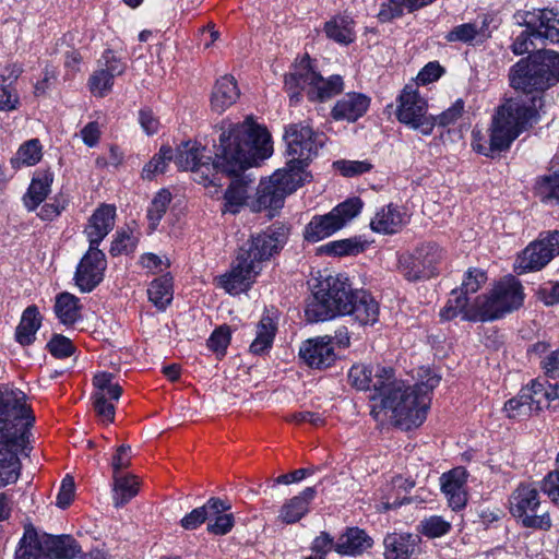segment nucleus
Here are the masks:
<instances>
[{
    "label": "nucleus",
    "mask_w": 559,
    "mask_h": 559,
    "mask_svg": "<svg viewBox=\"0 0 559 559\" xmlns=\"http://www.w3.org/2000/svg\"><path fill=\"white\" fill-rule=\"evenodd\" d=\"M204 146L186 142L178 146L173 159L179 169L193 171L195 181L207 185L213 183L211 170L236 175L269 158L273 154V144L267 130L248 117L223 130L211 166L204 160Z\"/></svg>",
    "instance_id": "nucleus-1"
},
{
    "label": "nucleus",
    "mask_w": 559,
    "mask_h": 559,
    "mask_svg": "<svg viewBox=\"0 0 559 559\" xmlns=\"http://www.w3.org/2000/svg\"><path fill=\"white\" fill-rule=\"evenodd\" d=\"M34 421L26 394L17 389L0 388V488L19 479V453L26 447Z\"/></svg>",
    "instance_id": "nucleus-2"
},
{
    "label": "nucleus",
    "mask_w": 559,
    "mask_h": 559,
    "mask_svg": "<svg viewBox=\"0 0 559 559\" xmlns=\"http://www.w3.org/2000/svg\"><path fill=\"white\" fill-rule=\"evenodd\" d=\"M524 297L520 281L508 275L497 282L489 294L474 298L473 304L465 296L454 293V297L441 309L440 317L443 320L461 317L473 322L493 321L519 309Z\"/></svg>",
    "instance_id": "nucleus-3"
},
{
    "label": "nucleus",
    "mask_w": 559,
    "mask_h": 559,
    "mask_svg": "<svg viewBox=\"0 0 559 559\" xmlns=\"http://www.w3.org/2000/svg\"><path fill=\"white\" fill-rule=\"evenodd\" d=\"M539 102V98L528 95L506 100L492 118L489 145L481 141L479 132L474 131L473 148L485 156L509 148L523 131L538 121Z\"/></svg>",
    "instance_id": "nucleus-4"
},
{
    "label": "nucleus",
    "mask_w": 559,
    "mask_h": 559,
    "mask_svg": "<svg viewBox=\"0 0 559 559\" xmlns=\"http://www.w3.org/2000/svg\"><path fill=\"white\" fill-rule=\"evenodd\" d=\"M372 400L374 403L371 415L377 421L383 424L391 420L404 429L420 426L426 419L430 404V396L424 393L421 386L408 385L394 377L382 392L379 402L376 395Z\"/></svg>",
    "instance_id": "nucleus-5"
},
{
    "label": "nucleus",
    "mask_w": 559,
    "mask_h": 559,
    "mask_svg": "<svg viewBox=\"0 0 559 559\" xmlns=\"http://www.w3.org/2000/svg\"><path fill=\"white\" fill-rule=\"evenodd\" d=\"M312 286L313 299L306 307L310 322L326 321L337 316H347L353 309L354 295L348 280L340 274H320Z\"/></svg>",
    "instance_id": "nucleus-6"
},
{
    "label": "nucleus",
    "mask_w": 559,
    "mask_h": 559,
    "mask_svg": "<svg viewBox=\"0 0 559 559\" xmlns=\"http://www.w3.org/2000/svg\"><path fill=\"white\" fill-rule=\"evenodd\" d=\"M510 82L515 90L528 94L545 91L559 82V53L546 50L522 59L510 71Z\"/></svg>",
    "instance_id": "nucleus-7"
},
{
    "label": "nucleus",
    "mask_w": 559,
    "mask_h": 559,
    "mask_svg": "<svg viewBox=\"0 0 559 559\" xmlns=\"http://www.w3.org/2000/svg\"><path fill=\"white\" fill-rule=\"evenodd\" d=\"M277 249L278 247H240L230 270L219 276V286L230 295L247 292L264 263L278 252Z\"/></svg>",
    "instance_id": "nucleus-8"
},
{
    "label": "nucleus",
    "mask_w": 559,
    "mask_h": 559,
    "mask_svg": "<svg viewBox=\"0 0 559 559\" xmlns=\"http://www.w3.org/2000/svg\"><path fill=\"white\" fill-rule=\"evenodd\" d=\"M307 164L287 158L286 166L277 169L267 180L261 181L257 191L254 211L276 210L283 205L286 195L295 192L309 178Z\"/></svg>",
    "instance_id": "nucleus-9"
},
{
    "label": "nucleus",
    "mask_w": 559,
    "mask_h": 559,
    "mask_svg": "<svg viewBox=\"0 0 559 559\" xmlns=\"http://www.w3.org/2000/svg\"><path fill=\"white\" fill-rule=\"evenodd\" d=\"M285 87L292 100L296 99L297 102L300 90H302L310 100L323 102L338 94L343 90L344 83L340 75L322 78L309 67L308 61L304 60L285 76Z\"/></svg>",
    "instance_id": "nucleus-10"
},
{
    "label": "nucleus",
    "mask_w": 559,
    "mask_h": 559,
    "mask_svg": "<svg viewBox=\"0 0 559 559\" xmlns=\"http://www.w3.org/2000/svg\"><path fill=\"white\" fill-rule=\"evenodd\" d=\"M362 209L359 198H352L335 206L325 215L314 216L305 228V238L310 242H319L356 217Z\"/></svg>",
    "instance_id": "nucleus-11"
},
{
    "label": "nucleus",
    "mask_w": 559,
    "mask_h": 559,
    "mask_svg": "<svg viewBox=\"0 0 559 559\" xmlns=\"http://www.w3.org/2000/svg\"><path fill=\"white\" fill-rule=\"evenodd\" d=\"M510 512L522 525L530 528L548 531L551 519L548 512L536 514L540 504L539 492L533 485L519 486L510 497Z\"/></svg>",
    "instance_id": "nucleus-12"
},
{
    "label": "nucleus",
    "mask_w": 559,
    "mask_h": 559,
    "mask_svg": "<svg viewBox=\"0 0 559 559\" xmlns=\"http://www.w3.org/2000/svg\"><path fill=\"white\" fill-rule=\"evenodd\" d=\"M427 111L426 98L416 88L406 85L397 97V120L412 129L419 130L424 135H429L435 128V121Z\"/></svg>",
    "instance_id": "nucleus-13"
},
{
    "label": "nucleus",
    "mask_w": 559,
    "mask_h": 559,
    "mask_svg": "<svg viewBox=\"0 0 559 559\" xmlns=\"http://www.w3.org/2000/svg\"><path fill=\"white\" fill-rule=\"evenodd\" d=\"M284 140L287 145V158L308 165L323 145L324 136L314 132L309 123L299 122L285 127Z\"/></svg>",
    "instance_id": "nucleus-14"
},
{
    "label": "nucleus",
    "mask_w": 559,
    "mask_h": 559,
    "mask_svg": "<svg viewBox=\"0 0 559 559\" xmlns=\"http://www.w3.org/2000/svg\"><path fill=\"white\" fill-rule=\"evenodd\" d=\"M441 254L436 247H413L399 257V269L408 281L430 277Z\"/></svg>",
    "instance_id": "nucleus-15"
},
{
    "label": "nucleus",
    "mask_w": 559,
    "mask_h": 559,
    "mask_svg": "<svg viewBox=\"0 0 559 559\" xmlns=\"http://www.w3.org/2000/svg\"><path fill=\"white\" fill-rule=\"evenodd\" d=\"M107 266L105 253L98 247H90L80 260L75 273L74 284L81 293H91L100 284Z\"/></svg>",
    "instance_id": "nucleus-16"
},
{
    "label": "nucleus",
    "mask_w": 559,
    "mask_h": 559,
    "mask_svg": "<svg viewBox=\"0 0 559 559\" xmlns=\"http://www.w3.org/2000/svg\"><path fill=\"white\" fill-rule=\"evenodd\" d=\"M514 19L519 25L534 29L536 38L559 43V11L552 9L519 11L514 14Z\"/></svg>",
    "instance_id": "nucleus-17"
},
{
    "label": "nucleus",
    "mask_w": 559,
    "mask_h": 559,
    "mask_svg": "<svg viewBox=\"0 0 559 559\" xmlns=\"http://www.w3.org/2000/svg\"><path fill=\"white\" fill-rule=\"evenodd\" d=\"M126 69V62L111 50L105 51L97 62V69L88 79L91 93L98 97L106 96L112 90L115 78L122 75Z\"/></svg>",
    "instance_id": "nucleus-18"
},
{
    "label": "nucleus",
    "mask_w": 559,
    "mask_h": 559,
    "mask_svg": "<svg viewBox=\"0 0 559 559\" xmlns=\"http://www.w3.org/2000/svg\"><path fill=\"white\" fill-rule=\"evenodd\" d=\"M392 368L377 366L371 368L364 364L354 365L348 371V380L358 390H373L381 396L393 378Z\"/></svg>",
    "instance_id": "nucleus-19"
},
{
    "label": "nucleus",
    "mask_w": 559,
    "mask_h": 559,
    "mask_svg": "<svg viewBox=\"0 0 559 559\" xmlns=\"http://www.w3.org/2000/svg\"><path fill=\"white\" fill-rule=\"evenodd\" d=\"M300 358L311 368L324 369L332 366L336 354L330 336H318L305 341L299 348Z\"/></svg>",
    "instance_id": "nucleus-20"
},
{
    "label": "nucleus",
    "mask_w": 559,
    "mask_h": 559,
    "mask_svg": "<svg viewBox=\"0 0 559 559\" xmlns=\"http://www.w3.org/2000/svg\"><path fill=\"white\" fill-rule=\"evenodd\" d=\"M409 222V216L404 207L390 203L378 210L370 221L372 231L382 235L400 233Z\"/></svg>",
    "instance_id": "nucleus-21"
},
{
    "label": "nucleus",
    "mask_w": 559,
    "mask_h": 559,
    "mask_svg": "<svg viewBox=\"0 0 559 559\" xmlns=\"http://www.w3.org/2000/svg\"><path fill=\"white\" fill-rule=\"evenodd\" d=\"M466 480L467 472L463 467L453 468L440 478L441 490L453 510L464 508L467 502Z\"/></svg>",
    "instance_id": "nucleus-22"
},
{
    "label": "nucleus",
    "mask_w": 559,
    "mask_h": 559,
    "mask_svg": "<svg viewBox=\"0 0 559 559\" xmlns=\"http://www.w3.org/2000/svg\"><path fill=\"white\" fill-rule=\"evenodd\" d=\"M369 105L370 98L365 94L347 93L335 103L331 115L335 120L355 122L366 114Z\"/></svg>",
    "instance_id": "nucleus-23"
},
{
    "label": "nucleus",
    "mask_w": 559,
    "mask_h": 559,
    "mask_svg": "<svg viewBox=\"0 0 559 559\" xmlns=\"http://www.w3.org/2000/svg\"><path fill=\"white\" fill-rule=\"evenodd\" d=\"M116 207L111 204H102L91 216L85 227L90 245H99L115 225Z\"/></svg>",
    "instance_id": "nucleus-24"
},
{
    "label": "nucleus",
    "mask_w": 559,
    "mask_h": 559,
    "mask_svg": "<svg viewBox=\"0 0 559 559\" xmlns=\"http://www.w3.org/2000/svg\"><path fill=\"white\" fill-rule=\"evenodd\" d=\"M556 254H559V247H525L514 262V271L519 274L538 271Z\"/></svg>",
    "instance_id": "nucleus-25"
},
{
    "label": "nucleus",
    "mask_w": 559,
    "mask_h": 559,
    "mask_svg": "<svg viewBox=\"0 0 559 559\" xmlns=\"http://www.w3.org/2000/svg\"><path fill=\"white\" fill-rule=\"evenodd\" d=\"M523 390L535 414L544 408H557L559 406V388L557 385L536 379L523 388Z\"/></svg>",
    "instance_id": "nucleus-26"
},
{
    "label": "nucleus",
    "mask_w": 559,
    "mask_h": 559,
    "mask_svg": "<svg viewBox=\"0 0 559 559\" xmlns=\"http://www.w3.org/2000/svg\"><path fill=\"white\" fill-rule=\"evenodd\" d=\"M317 496L316 487H307L297 496L288 499L278 513V520L286 524H293L300 521L308 512L309 504Z\"/></svg>",
    "instance_id": "nucleus-27"
},
{
    "label": "nucleus",
    "mask_w": 559,
    "mask_h": 559,
    "mask_svg": "<svg viewBox=\"0 0 559 559\" xmlns=\"http://www.w3.org/2000/svg\"><path fill=\"white\" fill-rule=\"evenodd\" d=\"M240 92L236 80L231 75L219 78L212 91L211 108L217 114L224 112L239 98Z\"/></svg>",
    "instance_id": "nucleus-28"
},
{
    "label": "nucleus",
    "mask_w": 559,
    "mask_h": 559,
    "mask_svg": "<svg viewBox=\"0 0 559 559\" xmlns=\"http://www.w3.org/2000/svg\"><path fill=\"white\" fill-rule=\"evenodd\" d=\"M489 37L487 19L474 20L454 26L444 36L448 43L473 44L474 41H484Z\"/></svg>",
    "instance_id": "nucleus-29"
},
{
    "label": "nucleus",
    "mask_w": 559,
    "mask_h": 559,
    "mask_svg": "<svg viewBox=\"0 0 559 559\" xmlns=\"http://www.w3.org/2000/svg\"><path fill=\"white\" fill-rule=\"evenodd\" d=\"M53 174L49 169H37L32 178L26 194L23 198L25 206L35 210L49 194Z\"/></svg>",
    "instance_id": "nucleus-30"
},
{
    "label": "nucleus",
    "mask_w": 559,
    "mask_h": 559,
    "mask_svg": "<svg viewBox=\"0 0 559 559\" xmlns=\"http://www.w3.org/2000/svg\"><path fill=\"white\" fill-rule=\"evenodd\" d=\"M53 312L59 322L66 326H71L82 320L81 301L76 296L68 292L56 296Z\"/></svg>",
    "instance_id": "nucleus-31"
},
{
    "label": "nucleus",
    "mask_w": 559,
    "mask_h": 559,
    "mask_svg": "<svg viewBox=\"0 0 559 559\" xmlns=\"http://www.w3.org/2000/svg\"><path fill=\"white\" fill-rule=\"evenodd\" d=\"M353 309L347 316H350L361 325L373 324L378 321L379 306L374 298L365 290H357L354 295Z\"/></svg>",
    "instance_id": "nucleus-32"
},
{
    "label": "nucleus",
    "mask_w": 559,
    "mask_h": 559,
    "mask_svg": "<svg viewBox=\"0 0 559 559\" xmlns=\"http://www.w3.org/2000/svg\"><path fill=\"white\" fill-rule=\"evenodd\" d=\"M372 539L357 527L348 528L335 543V551L341 555L356 556L371 548Z\"/></svg>",
    "instance_id": "nucleus-33"
},
{
    "label": "nucleus",
    "mask_w": 559,
    "mask_h": 559,
    "mask_svg": "<svg viewBox=\"0 0 559 559\" xmlns=\"http://www.w3.org/2000/svg\"><path fill=\"white\" fill-rule=\"evenodd\" d=\"M44 544L43 534H38L32 526L25 527L14 559H49Z\"/></svg>",
    "instance_id": "nucleus-34"
},
{
    "label": "nucleus",
    "mask_w": 559,
    "mask_h": 559,
    "mask_svg": "<svg viewBox=\"0 0 559 559\" xmlns=\"http://www.w3.org/2000/svg\"><path fill=\"white\" fill-rule=\"evenodd\" d=\"M140 479L133 474L112 475V502L116 508L127 504L140 490Z\"/></svg>",
    "instance_id": "nucleus-35"
},
{
    "label": "nucleus",
    "mask_w": 559,
    "mask_h": 559,
    "mask_svg": "<svg viewBox=\"0 0 559 559\" xmlns=\"http://www.w3.org/2000/svg\"><path fill=\"white\" fill-rule=\"evenodd\" d=\"M229 509L230 504L227 502L218 498H211L204 506L195 508L186 514L181 519L180 524L185 530L193 531L205 522V520L209 518V514H217Z\"/></svg>",
    "instance_id": "nucleus-36"
},
{
    "label": "nucleus",
    "mask_w": 559,
    "mask_h": 559,
    "mask_svg": "<svg viewBox=\"0 0 559 559\" xmlns=\"http://www.w3.org/2000/svg\"><path fill=\"white\" fill-rule=\"evenodd\" d=\"M385 559H409L414 554L417 538L409 534H389L384 538Z\"/></svg>",
    "instance_id": "nucleus-37"
},
{
    "label": "nucleus",
    "mask_w": 559,
    "mask_h": 559,
    "mask_svg": "<svg viewBox=\"0 0 559 559\" xmlns=\"http://www.w3.org/2000/svg\"><path fill=\"white\" fill-rule=\"evenodd\" d=\"M43 535L49 559H73L81 550L78 542L69 535Z\"/></svg>",
    "instance_id": "nucleus-38"
},
{
    "label": "nucleus",
    "mask_w": 559,
    "mask_h": 559,
    "mask_svg": "<svg viewBox=\"0 0 559 559\" xmlns=\"http://www.w3.org/2000/svg\"><path fill=\"white\" fill-rule=\"evenodd\" d=\"M41 326V317L36 306H28L22 313L21 321L15 331L16 341L29 345L35 341L36 333Z\"/></svg>",
    "instance_id": "nucleus-39"
},
{
    "label": "nucleus",
    "mask_w": 559,
    "mask_h": 559,
    "mask_svg": "<svg viewBox=\"0 0 559 559\" xmlns=\"http://www.w3.org/2000/svg\"><path fill=\"white\" fill-rule=\"evenodd\" d=\"M276 333V323L269 314H264L255 329V337L250 345V352L254 355H262L267 352L273 344Z\"/></svg>",
    "instance_id": "nucleus-40"
},
{
    "label": "nucleus",
    "mask_w": 559,
    "mask_h": 559,
    "mask_svg": "<svg viewBox=\"0 0 559 559\" xmlns=\"http://www.w3.org/2000/svg\"><path fill=\"white\" fill-rule=\"evenodd\" d=\"M325 33L330 39L348 45L355 40L354 21L347 15L335 16L325 23Z\"/></svg>",
    "instance_id": "nucleus-41"
},
{
    "label": "nucleus",
    "mask_w": 559,
    "mask_h": 559,
    "mask_svg": "<svg viewBox=\"0 0 559 559\" xmlns=\"http://www.w3.org/2000/svg\"><path fill=\"white\" fill-rule=\"evenodd\" d=\"M148 299L158 310H165L166 307L171 302L174 290H173V277L169 273L155 278L148 289Z\"/></svg>",
    "instance_id": "nucleus-42"
},
{
    "label": "nucleus",
    "mask_w": 559,
    "mask_h": 559,
    "mask_svg": "<svg viewBox=\"0 0 559 559\" xmlns=\"http://www.w3.org/2000/svg\"><path fill=\"white\" fill-rule=\"evenodd\" d=\"M249 197V182L245 179H234L224 194V213L237 214Z\"/></svg>",
    "instance_id": "nucleus-43"
},
{
    "label": "nucleus",
    "mask_w": 559,
    "mask_h": 559,
    "mask_svg": "<svg viewBox=\"0 0 559 559\" xmlns=\"http://www.w3.org/2000/svg\"><path fill=\"white\" fill-rule=\"evenodd\" d=\"M414 487V481L404 478L400 475L392 478L391 485L388 486L386 491L381 497V503L378 507L379 510H390L402 506L405 498H400L401 491H408Z\"/></svg>",
    "instance_id": "nucleus-44"
},
{
    "label": "nucleus",
    "mask_w": 559,
    "mask_h": 559,
    "mask_svg": "<svg viewBox=\"0 0 559 559\" xmlns=\"http://www.w3.org/2000/svg\"><path fill=\"white\" fill-rule=\"evenodd\" d=\"M43 156V147L37 139L24 142L11 158L14 168L28 167L36 165Z\"/></svg>",
    "instance_id": "nucleus-45"
},
{
    "label": "nucleus",
    "mask_w": 559,
    "mask_h": 559,
    "mask_svg": "<svg viewBox=\"0 0 559 559\" xmlns=\"http://www.w3.org/2000/svg\"><path fill=\"white\" fill-rule=\"evenodd\" d=\"M486 281L487 275L485 271L477 267L468 269L463 277L461 287L455 288L451 292L447 302H449L454 297V293H457L462 296H465L468 299L469 304H473L474 300L472 301L468 295L477 293L480 289V287L486 283Z\"/></svg>",
    "instance_id": "nucleus-46"
},
{
    "label": "nucleus",
    "mask_w": 559,
    "mask_h": 559,
    "mask_svg": "<svg viewBox=\"0 0 559 559\" xmlns=\"http://www.w3.org/2000/svg\"><path fill=\"white\" fill-rule=\"evenodd\" d=\"M174 152L170 146L163 145L159 152L155 154L152 159L144 165L142 169V178L152 180L156 175L165 173L168 163L173 159Z\"/></svg>",
    "instance_id": "nucleus-47"
},
{
    "label": "nucleus",
    "mask_w": 559,
    "mask_h": 559,
    "mask_svg": "<svg viewBox=\"0 0 559 559\" xmlns=\"http://www.w3.org/2000/svg\"><path fill=\"white\" fill-rule=\"evenodd\" d=\"M536 193L544 203L556 201L559 204V169L537 180Z\"/></svg>",
    "instance_id": "nucleus-48"
},
{
    "label": "nucleus",
    "mask_w": 559,
    "mask_h": 559,
    "mask_svg": "<svg viewBox=\"0 0 559 559\" xmlns=\"http://www.w3.org/2000/svg\"><path fill=\"white\" fill-rule=\"evenodd\" d=\"M504 412L509 418L523 419L535 414L531 402L522 389L520 393L504 404Z\"/></svg>",
    "instance_id": "nucleus-49"
},
{
    "label": "nucleus",
    "mask_w": 559,
    "mask_h": 559,
    "mask_svg": "<svg viewBox=\"0 0 559 559\" xmlns=\"http://www.w3.org/2000/svg\"><path fill=\"white\" fill-rule=\"evenodd\" d=\"M171 201V194L167 189L159 190L151 202L147 210V218L150 222V228L153 230L158 225L159 221L167 211V207Z\"/></svg>",
    "instance_id": "nucleus-50"
},
{
    "label": "nucleus",
    "mask_w": 559,
    "mask_h": 559,
    "mask_svg": "<svg viewBox=\"0 0 559 559\" xmlns=\"http://www.w3.org/2000/svg\"><path fill=\"white\" fill-rule=\"evenodd\" d=\"M289 228L282 223H274L254 238L252 245H283L288 241Z\"/></svg>",
    "instance_id": "nucleus-51"
},
{
    "label": "nucleus",
    "mask_w": 559,
    "mask_h": 559,
    "mask_svg": "<svg viewBox=\"0 0 559 559\" xmlns=\"http://www.w3.org/2000/svg\"><path fill=\"white\" fill-rule=\"evenodd\" d=\"M114 376L108 372H99L94 377L95 393L102 392L103 395H108L110 400L118 401L121 396V386L112 381Z\"/></svg>",
    "instance_id": "nucleus-52"
},
{
    "label": "nucleus",
    "mask_w": 559,
    "mask_h": 559,
    "mask_svg": "<svg viewBox=\"0 0 559 559\" xmlns=\"http://www.w3.org/2000/svg\"><path fill=\"white\" fill-rule=\"evenodd\" d=\"M333 167L344 177H356L370 171L373 165L368 159H340L333 163Z\"/></svg>",
    "instance_id": "nucleus-53"
},
{
    "label": "nucleus",
    "mask_w": 559,
    "mask_h": 559,
    "mask_svg": "<svg viewBox=\"0 0 559 559\" xmlns=\"http://www.w3.org/2000/svg\"><path fill=\"white\" fill-rule=\"evenodd\" d=\"M451 523L442 516L432 515L420 522V532L429 538H438L449 533Z\"/></svg>",
    "instance_id": "nucleus-54"
},
{
    "label": "nucleus",
    "mask_w": 559,
    "mask_h": 559,
    "mask_svg": "<svg viewBox=\"0 0 559 559\" xmlns=\"http://www.w3.org/2000/svg\"><path fill=\"white\" fill-rule=\"evenodd\" d=\"M230 342V331L227 326H219L214 330L207 340L209 348L217 356H224Z\"/></svg>",
    "instance_id": "nucleus-55"
},
{
    "label": "nucleus",
    "mask_w": 559,
    "mask_h": 559,
    "mask_svg": "<svg viewBox=\"0 0 559 559\" xmlns=\"http://www.w3.org/2000/svg\"><path fill=\"white\" fill-rule=\"evenodd\" d=\"M47 347L56 358L70 357L75 349L71 340L61 334H55L48 342Z\"/></svg>",
    "instance_id": "nucleus-56"
},
{
    "label": "nucleus",
    "mask_w": 559,
    "mask_h": 559,
    "mask_svg": "<svg viewBox=\"0 0 559 559\" xmlns=\"http://www.w3.org/2000/svg\"><path fill=\"white\" fill-rule=\"evenodd\" d=\"M464 111V103L462 99H456L455 103L447 110L438 116L430 115V118L435 121V126L448 127L455 123Z\"/></svg>",
    "instance_id": "nucleus-57"
},
{
    "label": "nucleus",
    "mask_w": 559,
    "mask_h": 559,
    "mask_svg": "<svg viewBox=\"0 0 559 559\" xmlns=\"http://www.w3.org/2000/svg\"><path fill=\"white\" fill-rule=\"evenodd\" d=\"M140 265L147 270L150 273H158L170 266V260L166 255H158L152 252H146L141 255L139 260Z\"/></svg>",
    "instance_id": "nucleus-58"
},
{
    "label": "nucleus",
    "mask_w": 559,
    "mask_h": 559,
    "mask_svg": "<svg viewBox=\"0 0 559 559\" xmlns=\"http://www.w3.org/2000/svg\"><path fill=\"white\" fill-rule=\"evenodd\" d=\"M94 409L103 423H111L115 417V406L108 395L102 392L94 393Z\"/></svg>",
    "instance_id": "nucleus-59"
},
{
    "label": "nucleus",
    "mask_w": 559,
    "mask_h": 559,
    "mask_svg": "<svg viewBox=\"0 0 559 559\" xmlns=\"http://www.w3.org/2000/svg\"><path fill=\"white\" fill-rule=\"evenodd\" d=\"M404 9H406V3H404V1L386 0L380 7L378 19L382 23L390 22L391 20L401 16Z\"/></svg>",
    "instance_id": "nucleus-60"
},
{
    "label": "nucleus",
    "mask_w": 559,
    "mask_h": 559,
    "mask_svg": "<svg viewBox=\"0 0 559 559\" xmlns=\"http://www.w3.org/2000/svg\"><path fill=\"white\" fill-rule=\"evenodd\" d=\"M210 516H215L214 522L207 524V531L212 534L225 535L234 526V516L230 513L219 512L217 514H209Z\"/></svg>",
    "instance_id": "nucleus-61"
},
{
    "label": "nucleus",
    "mask_w": 559,
    "mask_h": 559,
    "mask_svg": "<svg viewBox=\"0 0 559 559\" xmlns=\"http://www.w3.org/2000/svg\"><path fill=\"white\" fill-rule=\"evenodd\" d=\"M534 39L536 38L535 31L525 26L514 39L511 48L515 55H524L531 51L534 47Z\"/></svg>",
    "instance_id": "nucleus-62"
},
{
    "label": "nucleus",
    "mask_w": 559,
    "mask_h": 559,
    "mask_svg": "<svg viewBox=\"0 0 559 559\" xmlns=\"http://www.w3.org/2000/svg\"><path fill=\"white\" fill-rule=\"evenodd\" d=\"M131 459H132V454H131L130 445H126V444L120 445L117 449L115 455L112 456V461H111V467L114 471V475L123 474L122 469H126L130 466Z\"/></svg>",
    "instance_id": "nucleus-63"
},
{
    "label": "nucleus",
    "mask_w": 559,
    "mask_h": 559,
    "mask_svg": "<svg viewBox=\"0 0 559 559\" xmlns=\"http://www.w3.org/2000/svg\"><path fill=\"white\" fill-rule=\"evenodd\" d=\"M542 490L559 506V472H550L543 480Z\"/></svg>",
    "instance_id": "nucleus-64"
}]
</instances>
